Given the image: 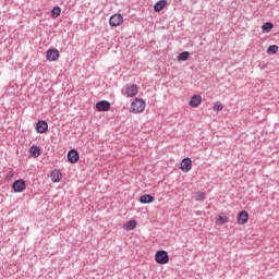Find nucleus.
<instances>
[{
	"label": "nucleus",
	"mask_w": 279,
	"mask_h": 279,
	"mask_svg": "<svg viewBox=\"0 0 279 279\" xmlns=\"http://www.w3.org/2000/svg\"><path fill=\"white\" fill-rule=\"evenodd\" d=\"M221 110H223V104L217 101V102L214 105V111H215V112H221Z\"/></svg>",
	"instance_id": "24"
},
{
	"label": "nucleus",
	"mask_w": 279,
	"mask_h": 279,
	"mask_svg": "<svg viewBox=\"0 0 279 279\" xmlns=\"http://www.w3.org/2000/svg\"><path fill=\"white\" fill-rule=\"evenodd\" d=\"M165 8H167V0H159L154 5L155 12H162V10H165Z\"/></svg>",
	"instance_id": "14"
},
{
	"label": "nucleus",
	"mask_w": 279,
	"mask_h": 279,
	"mask_svg": "<svg viewBox=\"0 0 279 279\" xmlns=\"http://www.w3.org/2000/svg\"><path fill=\"white\" fill-rule=\"evenodd\" d=\"M138 226L136 220H129L128 222L124 223V230H134Z\"/></svg>",
	"instance_id": "18"
},
{
	"label": "nucleus",
	"mask_w": 279,
	"mask_h": 279,
	"mask_svg": "<svg viewBox=\"0 0 279 279\" xmlns=\"http://www.w3.org/2000/svg\"><path fill=\"white\" fill-rule=\"evenodd\" d=\"M155 260L159 265H167L169 263V253L167 251H158L155 255Z\"/></svg>",
	"instance_id": "4"
},
{
	"label": "nucleus",
	"mask_w": 279,
	"mask_h": 279,
	"mask_svg": "<svg viewBox=\"0 0 279 279\" xmlns=\"http://www.w3.org/2000/svg\"><path fill=\"white\" fill-rule=\"evenodd\" d=\"M247 221H250V214H247V211H245V210L240 211L238 215L239 226H245V223H247Z\"/></svg>",
	"instance_id": "9"
},
{
	"label": "nucleus",
	"mask_w": 279,
	"mask_h": 279,
	"mask_svg": "<svg viewBox=\"0 0 279 279\" xmlns=\"http://www.w3.org/2000/svg\"><path fill=\"white\" fill-rule=\"evenodd\" d=\"M147 102L143 98H134L130 106V112L132 114H141V112H145V108Z\"/></svg>",
	"instance_id": "1"
},
{
	"label": "nucleus",
	"mask_w": 279,
	"mask_h": 279,
	"mask_svg": "<svg viewBox=\"0 0 279 279\" xmlns=\"http://www.w3.org/2000/svg\"><path fill=\"white\" fill-rule=\"evenodd\" d=\"M202 104V96L201 95H194L190 100V106L192 108H197Z\"/></svg>",
	"instance_id": "13"
},
{
	"label": "nucleus",
	"mask_w": 279,
	"mask_h": 279,
	"mask_svg": "<svg viewBox=\"0 0 279 279\" xmlns=\"http://www.w3.org/2000/svg\"><path fill=\"white\" fill-rule=\"evenodd\" d=\"M154 199V196L149 194H145L140 197L141 204H153Z\"/></svg>",
	"instance_id": "16"
},
{
	"label": "nucleus",
	"mask_w": 279,
	"mask_h": 279,
	"mask_svg": "<svg viewBox=\"0 0 279 279\" xmlns=\"http://www.w3.org/2000/svg\"><path fill=\"white\" fill-rule=\"evenodd\" d=\"M68 160L71 162V165H76V162H80V153L75 149H71L68 153Z\"/></svg>",
	"instance_id": "8"
},
{
	"label": "nucleus",
	"mask_w": 279,
	"mask_h": 279,
	"mask_svg": "<svg viewBox=\"0 0 279 279\" xmlns=\"http://www.w3.org/2000/svg\"><path fill=\"white\" fill-rule=\"evenodd\" d=\"M50 178H51L52 182L58 183V182H60V180H62V172H60V170H58V169H54L51 171Z\"/></svg>",
	"instance_id": "12"
},
{
	"label": "nucleus",
	"mask_w": 279,
	"mask_h": 279,
	"mask_svg": "<svg viewBox=\"0 0 279 279\" xmlns=\"http://www.w3.org/2000/svg\"><path fill=\"white\" fill-rule=\"evenodd\" d=\"M96 109L98 112H108V110H110V102L107 100H100L96 104Z\"/></svg>",
	"instance_id": "10"
},
{
	"label": "nucleus",
	"mask_w": 279,
	"mask_h": 279,
	"mask_svg": "<svg viewBox=\"0 0 279 279\" xmlns=\"http://www.w3.org/2000/svg\"><path fill=\"white\" fill-rule=\"evenodd\" d=\"M180 169L183 173H189L193 169V160L191 158H184L180 163Z\"/></svg>",
	"instance_id": "5"
},
{
	"label": "nucleus",
	"mask_w": 279,
	"mask_h": 279,
	"mask_svg": "<svg viewBox=\"0 0 279 279\" xmlns=\"http://www.w3.org/2000/svg\"><path fill=\"white\" fill-rule=\"evenodd\" d=\"M29 154L31 156H33V158H39L41 151H40V147L37 146V145H33L31 148H29Z\"/></svg>",
	"instance_id": "15"
},
{
	"label": "nucleus",
	"mask_w": 279,
	"mask_h": 279,
	"mask_svg": "<svg viewBox=\"0 0 279 279\" xmlns=\"http://www.w3.org/2000/svg\"><path fill=\"white\" fill-rule=\"evenodd\" d=\"M58 58H60V51H58V49L52 48L47 50L46 59L48 60V62H56Z\"/></svg>",
	"instance_id": "6"
},
{
	"label": "nucleus",
	"mask_w": 279,
	"mask_h": 279,
	"mask_svg": "<svg viewBox=\"0 0 279 279\" xmlns=\"http://www.w3.org/2000/svg\"><path fill=\"white\" fill-rule=\"evenodd\" d=\"M27 189V185L25 184V181L23 179H20L13 183V191L15 193H23Z\"/></svg>",
	"instance_id": "7"
},
{
	"label": "nucleus",
	"mask_w": 279,
	"mask_h": 279,
	"mask_svg": "<svg viewBox=\"0 0 279 279\" xmlns=\"http://www.w3.org/2000/svg\"><path fill=\"white\" fill-rule=\"evenodd\" d=\"M206 199V193L204 192H196V202H204Z\"/></svg>",
	"instance_id": "22"
},
{
	"label": "nucleus",
	"mask_w": 279,
	"mask_h": 279,
	"mask_svg": "<svg viewBox=\"0 0 279 279\" xmlns=\"http://www.w3.org/2000/svg\"><path fill=\"white\" fill-rule=\"evenodd\" d=\"M109 25L111 27H121L123 25V15L121 13H116L110 16Z\"/></svg>",
	"instance_id": "3"
},
{
	"label": "nucleus",
	"mask_w": 279,
	"mask_h": 279,
	"mask_svg": "<svg viewBox=\"0 0 279 279\" xmlns=\"http://www.w3.org/2000/svg\"><path fill=\"white\" fill-rule=\"evenodd\" d=\"M216 223L218 226H223V223H228V216L226 214L218 215L216 219Z\"/></svg>",
	"instance_id": "17"
},
{
	"label": "nucleus",
	"mask_w": 279,
	"mask_h": 279,
	"mask_svg": "<svg viewBox=\"0 0 279 279\" xmlns=\"http://www.w3.org/2000/svg\"><path fill=\"white\" fill-rule=\"evenodd\" d=\"M47 130H49V124L46 121L40 120L36 123V132L38 134H45Z\"/></svg>",
	"instance_id": "11"
},
{
	"label": "nucleus",
	"mask_w": 279,
	"mask_h": 279,
	"mask_svg": "<svg viewBox=\"0 0 279 279\" xmlns=\"http://www.w3.org/2000/svg\"><path fill=\"white\" fill-rule=\"evenodd\" d=\"M262 29L263 32H266V34H269V32L274 29V23L271 22L264 23V25L262 26Z\"/></svg>",
	"instance_id": "20"
},
{
	"label": "nucleus",
	"mask_w": 279,
	"mask_h": 279,
	"mask_svg": "<svg viewBox=\"0 0 279 279\" xmlns=\"http://www.w3.org/2000/svg\"><path fill=\"white\" fill-rule=\"evenodd\" d=\"M121 94L128 98L136 97V95H138V85L134 83H128L122 87Z\"/></svg>",
	"instance_id": "2"
},
{
	"label": "nucleus",
	"mask_w": 279,
	"mask_h": 279,
	"mask_svg": "<svg viewBox=\"0 0 279 279\" xmlns=\"http://www.w3.org/2000/svg\"><path fill=\"white\" fill-rule=\"evenodd\" d=\"M191 53L189 51H183L178 56L179 62H186L189 60Z\"/></svg>",
	"instance_id": "19"
},
{
	"label": "nucleus",
	"mask_w": 279,
	"mask_h": 279,
	"mask_svg": "<svg viewBox=\"0 0 279 279\" xmlns=\"http://www.w3.org/2000/svg\"><path fill=\"white\" fill-rule=\"evenodd\" d=\"M267 53H272V54L278 53V45L269 46L267 49Z\"/></svg>",
	"instance_id": "23"
},
{
	"label": "nucleus",
	"mask_w": 279,
	"mask_h": 279,
	"mask_svg": "<svg viewBox=\"0 0 279 279\" xmlns=\"http://www.w3.org/2000/svg\"><path fill=\"white\" fill-rule=\"evenodd\" d=\"M14 178V172H9L7 174V180H12Z\"/></svg>",
	"instance_id": "25"
},
{
	"label": "nucleus",
	"mask_w": 279,
	"mask_h": 279,
	"mask_svg": "<svg viewBox=\"0 0 279 279\" xmlns=\"http://www.w3.org/2000/svg\"><path fill=\"white\" fill-rule=\"evenodd\" d=\"M60 14H62V9H60V7H54L51 11L52 19H58Z\"/></svg>",
	"instance_id": "21"
}]
</instances>
